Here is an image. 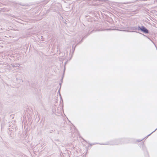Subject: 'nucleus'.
I'll use <instances>...</instances> for the list:
<instances>
[{
	"label": "nucleus",
	"instance_id": "1",
	"mask_svg": "<svg viewBox=\"0 0 157 157\" xmlns=\"http://www.w3.org/2000/svg\"><path fill=\"white\" fill-rule=\"evenodd\" d=\"M124 140L123 139H121L118 140H116L109 142H108L105 144H103L104 145H114L116 144H122Z\"/></svg>",
	"mask_w": 157,
	"mask_h": 157
},
{
	"label": "nucleus",
	"instance_id": "2",
	"mask_svg": "<svg viewBox=\"0 0 157 157\" xmlns=\"http://www.w3.org/2000/svg\"><path fill=\"white\" fill-rule=\"evenodd\" d=\"M129 29H130L132 30V32H135L137 33H139V32H138L137 31L139 30V26H138L131 27ZM139 33L143 35L144 36L147 37V38L149 39V38L148 37H147L145 35L140 33Z\"/></svg>",
	"mask_w": 157,
	"mask_h": 157
},
{
	"label": "nucleus",
	"instance_id": "3",
	"mask_svg": "<svg viewBox=\"0 0 157 157\" xmlns=\"http://www.w3.org/2000/svg\"><path fill=\"white\" fill-rule=\"evenodd\" d=\"M139 30H140L141 32L144 33L145 34L149 33L148 30L143 25H142L141 26H139Z\"/></svg>",
	"mask_w": 157,
	"mask_h": 157
},
{
	"label": "nucleus",
	"instance_id": "4",
	"mask_svg": "<svg viewBox=\"0 0 157 157\" xmlns=\"http://www.w3.org/2000/svg\"><path fill=\"white\" fill-rule=\"evenodd\" d=\"M87 36V35H86V36H84V37L82 38V40H81V41H80V42H79V43H78V44H76V45H75L74 47V45H73V46H72V48H73V52H74V51H75V48L76 46V45H77L78 44L82 42V40L83 39L86 38Z\"/></svg>",
	"mask_w": 157,
	"mask_h": 157
},
{
	"label": "nucleus",
	"instance_id": "5",
	"mask_svg": "<svg viewBox=\"0 0 157 157\" xmlns=\"http://www.w3.org/2000/svg\"><path fill=\"white\" fill-rule=\"evenodd\" d=\"M60 89H61V87H60L58 90V92L59 94V95L60 97V100H61L60 101H62V102H63V99H62V98L61 97V94H60Z\"/></svg>",
	"mask_w": 157,
	"mask_h": 157
},
{
	"label": "nucleus",
	"instance_id": "6",
	"mask_svg": "<svg viewBox=\"0 0 157 157\" xmlns=\"http://www.w3.org/2000/svg\"><path fill=\"white\" fill-rule=\"evenodd\" d=\"M18 65L19 64L18 63L11 64V65L12 66L13 68L15 67H19V66Z\"/></svg>",
	"mask_w": 157,
	"mask_h": 157
},
{
	"label": "nucleus",
	"instance_id": "7",
	"mask_svg": "<svg viewBox=\"0 0 157 157\" xmlns=\"http://www.w3.org/2000/svg\"><path fill=\"white\" fill-rule=\"evenodd\" d=\"M67 61H66L64 63V71H63V74H64V72H65V66L67 64Z\"/></svg>",
	"mask_w": 157,
	"mask_h": 157
},
{
	"label": "nucleus",
	"instance_id": "8",
	"mask_svg": "<svg viewBox=\"0 0 157 157\" xmlns=\"http://www.w3.org/2000/svg\"><path fill=\"white\" fill-rule=\"evenodd\" d=\"M157 129V128L154 131L152 132L149 135H148L146 138H147L149 136H150L152 133L155 132Z\"/></svg>",
	"mask_w": 157,
	"mask_h": 157
},
{
	"label": "nucleus",
	"instance_id": "9",
	"mask_svg": "<svg viewBox=\"0 0 157 157\" xmlns=\"http://www.w3.org/2000/svg\"><path fill=\"white\" fill-rule=\"evenodd\" d=\"M145 157H149L147 151H146V154L145 155Z\"/></svg>",
	"mask_w": 157,
	"mask_h": 157
},
{
	"label": "nucleus",
	"instance_id": "10",
	"mask_svg": "<svg viewBox=\"0 0 157 157\" xmlns=\"http://www.w3.org/2000/svg\"><path fill=\"white\" fill-rule=\"evenodd\" d=\"M142 140H138V142H140V141H141Z\"/></svg>",
	"mask_w": 157,
	"mask_h": 157
},
{
	"label": "nucleus",
	"instance_id": "11",
	"mask_svg": "<svg viewBox=\"0 0 157 157\" xmlns=\"http://www.w3.org/2000/svg\"><path fill=\"white\" fill-rule=\"evenodd\" d=\"M128 3V2H124V3H124V4H127V3Z\"/></svg>",
	"mask_w": 157,
	"mask_h": 157
},
{
	"label": "nucleus",
	"instance_id": "12",
	"mask_svg": "<svg viewBox=\"0 0 157 157\" xmlns=\"http://www.w3.org/2000/svg\"><path fill=\"white\" fill-rule=\"evenodd\" d=\"M59 85H60V87H61V83H59Z\"/></svg>",
	"mask_w": 157,
	"mask_h": 157
},
{
	"label": "nucleus",
	"instance_id": "13",
	"mask_svg": "<svg viewBox=\"0 0 157 157\" xmlns=\"http://www.w3.org/2000/svg\"><path fill=\"white\" fill-rule=\"evenodd\" d=\"M16 80H17H17H19V78H16Z\"/></svg>",
	"mask_w": 157,
	"mask_h": 157
},
{
	"label": "nucleus",
	"instance_id": "14",
	"mask_svg": "<svg viewBox=\"0 0 157 157\" xmlns=\"http://www.w3.org/2000/svg\"><path fill=\"white\" fill-rule=\"evenodd\" d=\"M20 5H21V6H25V5H22V4H20Z\"/></svg>",
	"mask_w": 157,
	"mask_h": 157
},
{
	"label": "nucleus",
	"instance_id": "15",
	"mask_svg": "<svg viewBox=\"0 0 157 157\" xmlns=\"http://www.w3.org/2000/svg\"><path fill=\"white\" fill-rule=\"evenodd\" d=\"M63 77H62V80H63Z\"/></svg>",
	"mask_w": 157,
	"mask_h": 157
},
{
	"label": "nucleus",
	"instance_id": "16",
	"mask_svg": "<svg viewBox=\"0 0 157 157\" xmlns=\"http://www.w3.org/2000/svg\"><path fill=\"white\" fill-rule=\"evenodd\" d=\"M59 108V107H58V108H57V110H58V109H58Z\"/></svg>",
	"mask_w": 157,
	"mask_h": 157
},
{
	"label": "nucleus",
	"instance_id": "17",
	"mask_svg": "<svg viewBox=\"0 0 157 157\" xmlns=\"http://www.w3.org/2000/svg\"><path fill=\"white\" fill-rule=\"evenodd\" d=\"M113 29H110V30H113Z\"/></svg>",
	"mask_w": 157,
	"mask_h": 157
}]
</instances>
